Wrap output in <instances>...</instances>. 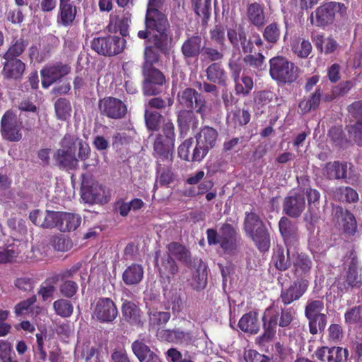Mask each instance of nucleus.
I'll list each match as a JSON object with an SVG mask.
<instances>
[{"instance_id": "1", "label": "nucleus", "mask_w": 362, "mask_h": 362, "mask_svg": "<svg viewBox=\"0 0 362 362\" xmlns=\"http://www.w3.org/2000/svg\"><path fill=\"white\" fill-rule=\"evenodd\" d=\"M163 1L148 0L146 15V24L150 32L151 40L161 49H165L169 42L166 33L167 18L158 11Z\"/></svg>"}, {"instance_id": "2", "label": "nucleus", "mask_w": 362, "mask_h": 362, "mask_svg": "<svg viewBox=\"0 0 362 362\" xmlns=\"http://www.w3.org/2000/svg\"><path fill=\"white\" fill-rule=\"evenodd\" d=\"M295 315V310L291 308L285 310H280L275 305L267 308L262 316L264 328L262 337L266 339H272L276 334L277 325L282 327L288 326Z\"/></svg>"}, {"instance_id": "3", "label": "nucleus", "mask_w": 362, "mask_h": 362, "mask_svg": "<svg viewBox=\"0 0 362 362\" xmlns=\"http://www.w3.org/2000/svg\"><path fill=\"white\" fill-rule=\"evenodd\" d=\"M244 230L259 250L266 251L269 249L270 241L268 232L263 222L255 213H246Z\"/></svg>"}, {"instance_id": "4", "label": "nucleus", "mask_w": 362, "mask_h": 362, "mask_svg": "<svg viewBox=\"0 0 362 362\" xmlns=\"http://www.w3.org/2000/svg\"><path fill=\"white\" fill-rule=\"evenodd\" d=\"M207 240L209 245L219 244L226 254H233L238 249V236L235 228L228 223L223 224L217 233L216 230L208 229Z\"/></svg>"}, {"instance_id": "5", "label": "nucleus", "mask_w": 362, "mask_h": 362, "mask_svg": "<svg viewBox=\"0 0 362 362\" xmlns=\"http://www.w3.org/2000/svg\"><path fill=\"white\" fill-rule=\"evenodd\" d=\"M175 128L172 122H166L163 127L164 135L158 134L154 141V153L160 161L172 160L173 152L175 147Z\"/></svg>"}, {"instance_id": "6", "label": "nucleus", "mask_w": 362, "mask_h": 362, "mask_svg": "<svg viewBox=\"0 0 362 362\" xmlns=\"http://www.w3.org/2000/svg\"><path fill=\"white\" fill-rule=\"evenodd\" d=\"M77 140L76 136L70 134H66L62 139L60 148L54 154V158L59 166L70 169L76 168L78 165V159L76 156Z\"/></svg>"}, {"instance_id": "7", "label": "nucleus", "mask_w": 362, "mask_h": 362, "mask_svg": "<svg viewBox=\"0 0 362 362\" xmlns=\"http://www.w3.org/2000/svg\"><path fill=\"white\" fill-rule=\"evenodd\" d=\"M218 132L210 127H204L196 136L197 145L194 149L192 160L194 161L202 160L209 151L213 148L217 141Z\"/></svg>"}, {"instance_id": "8", "label": "nucleus", "mask_w": 362, "mask_h": 362, "mask_svg": "<svg viewBox=\"0 0 362 362\" xmlns=\"http://www.w3.org/2000/svg\"><path fill=\"white\" fill-rule=\"evenodd\" d=\"M272 78L282 83H291L297 77L294 64L283 57H273L269 61Z\"/></svg>"}, {"instance_id": "9", "label": "nucleus", "mask_w": 362, "mask_h": 362, "mask_svg": "<svg viewBox=\"0 0 362 362\" xmlns=\"http://www.w3.org/2000/svg\"><path fill=\"white\" fill-rule=\"evenodd\" d=\"M23 122L17 114L11 110H7L1 119V134L9 141H18L22 138Z\"/></svg>"}, {"instance_id": "10", "label": "nucleus", "mask_w": 362, "mask_h": 362, "mask_svg": "<svg viewBox=\"0 0 362 362\" xmlns=\"http://www.w3.org/2000/svg\"><path fill=\"white\" fill-rule=\"evenodd\" d=\"M126 40L119 36L94 38L91 47L102 55H115L121 53L125 48Z\"/></svg>"}, {"instance_id": "11", "label": "nucleus", "mask_w": 362, "mask_h": 362, "mask_svg": "<svg viewBox=\"0 0 362 362\" xmlns=\"http://www.w3.org/2000/svg\"><path fill=\"white\" fill-rule=\"evenodd\" d=\"M346 7L344 4L329 2L318 7L310 16L311 23L317 26H322L332 21L336 13L343 15Z\"/></svg>"}, {"instance_id": "12", "label": "nucleus", "mask_w": 362, "mask_h": 362, "mask_svg": "<svg viewBox=\"0 0 362 362\" xmlns=\"http://www.w3.org/2000/svg\"><path fill=\"white\" fill-rule=\"evenodd\" d=\"M117 315L116 305L109 298H100L93 305L92 317L101 322H112Z\"/></svg>"}, {"instance_id": "13", "label": "nucleus", "mask_w": 362, "mask_h": 362, "mask_svg": "<svg viewBox=\"0 0 362 362\" xmlns=\"http://www.w3.org/2000/svg\"><path fill=\"white\" fill-rule=\"evenodd\" d=\"M81 199L88 204H103L108 200L105 189L100 185L97 182L89 185V182L85 180L81 184Z\"/></svg>"}, {"instance_id": "14", "label": "nucleus", "mask_w": 362, "mask_h": 362, "mask_svg": "<svg viewBox=\"0 0 362 362\" xmlns=\"http://www.w3.org/2000/svg\"><path fill=\"white\" fill-rule=\"evenodd\" d=\"M61 211L35 210L30 214L31 221L44 228H59Z\"/></svg>"}, {"instance_id": "15", "label": "nucleus", "mask_w": 362, "mask_h": 362, "mask_svg": "<svg viewBox=\"0 0 362 362\" xmlns=\"http://www.w3.org/2000/svg\"><path fill=\"white\" fill-rule=\"evenodd\" d=\"M178 100L183 107L196 110L202 117L206 113L205 100L193 89L187 88L183 90L178 95Z\"/></svg>"}, {"instance_id": "16", "label": "nucleus", "mask_w": 362, "mask_h": 362, "mask_svg": "<svg viewBox=\"0 0 362 362\" xmlns=\"http://www.w3.org/2000/svg\"><path fill=\"white\" fill-rule=\"evenodd\" d=\"M99 108L103 115L113 119H119L127 112V107L122 100L111 97L101 100Z\"/></svg>"}, {"instance_id": "17", "label": "nucleus", "mask_w": 362, "mask_h": 362, "mask_svg": "<svg viewBox=\"0 0 362 362\" xmlns=\"http://www.w3.org/2000/svg\"><path fill=\"white\" fill-rule=\"evenodd\" d=\"M309 286L308 279L301 278L295 281L288 288L283 289L281 299L285 305L298 300L305 293Z\"/></svg>"}, {"instance_id": "18", "label": "nucleus", "mask_w": 362, "mask_h": 362, "mask_svg": "<svg viewBox=\"0 0 362 362\" xmlns=\"http://www.w3.org/2000/svg\"><path fill=\"white\" fill-rule=\"evenodd\" d=\"M145 80L144 83V94L148 95H156L158 90L154 87V85H163L165 78L163 74L156 69L153 67L144 69Z\"/></svg>"}, {"instance_id": "19", "label": "nucleus", "mask_w": 362, "mask_h": 362, "mask_svg": "<svg viewBox=\"0 0 362 362\" xmlns=\"http://www.w3.org/2000/svg\"><path fill=\"white\" fill-rule=\"evenodd\" d=\"M70 71L68 65L57 64L47 66L41 71L42 85L44 88H48L52 83L61 78Z\"/></svg>"}, {"instance_id": "20", "label": "nucleus", "mask_w": 362, "mask_h": 362, "mask_svg": "<svg viewBox=\"0 0 362 362\" xmlns=\"http://www.w3.org/2000/svg\"><path fill=\"white\" fill-rule=\"evenodd\" d=\"M305 207L303 195L294 194L286 197L284 202V211L291 217H298Z\"/></svg>"}, {"instance_id": "21", "label": "nucleus", "mask_w": 362, "mask_h": 362, "mask_svg": "<svg viewBox=\"0 0 362 362\" xmlns=\"http://www.w3.org/2000/svg\"><path fill=\"white\" fill-rule=\"evenodd\" d=\"M25 69V64L18 59H6L2 69V75L7 79L18 80L23 76Z\"/></svg>"}, {"instance_id": "22", "label": "nucleus", "mask_w": 362, "mask_h": 362, "mask_svg": "<svg viewBox=\"0 0 362 362\" xmlns=\"http://www.w3.org/2000/svg\"><path fill=\"white\" fill-rule=\"evenodd\" d=\"M132 349L140 362H161L158 356L142 341H135Z\"/></svg>"}, {"instance_id": "23", "label": "nucleus", "mask_w": 362, "mask_h": 362, "mask_svg": "<svg viewBox=\"0 0 362 362\" xmlns=\"http://www.w3.org/2000/svg\"><path fill=\"white\" fill-rule=\"evenodd\" d=\"M292 262L294 267V273L296 276H306L312 268V261L305 254H299L298 251L292 253Z\"/></svg>"}, {"instance_id": "24", "label": "nucleus", "mask_w": 362, "mask_h": 362, "mask_svg": "<svg viewBox=\"0 0 362 362\" xmlns=\"http://www.w3.org/2000/svg\"><path fill=\"white\" fill-rule=\"evenodd\" d=\"M238 327L245 333L257 334L260 328L257 313L250 311L243 315L238 322Z\"/></svg>"}, {"instance_id": "25", "label": "nucleus", "mask_w": 362, "mask_h": 362, "mask_svg": "<svg viewBox=\"0 0 362 362\" xmlns=\"http://www.w3.org/2000/svg\"><path fill=\"white\" fill-rule=\"evenodd\" d=\"M348 287H360L362 284L361 275L359 272L358 260L355 256L351 257L346 275Z\"/></svg>"}, {"instance_id": "26", "label": "nucleus", "mask_w": 362, "mask_h": 362, "mask_svg": "<svg viewBox=\"0 0 362 362\" xmlns=\"http://www.w3.org/2000/svg\"><path fill=\"white\" fill-rule=\"evenodd\" d=\"M202 39L199 35H194L185 41L182 46V52L185 57L197 56L202 49Z\"/></svg>"}, {"instance_id": "27", "label": "nucleus", "mask_w": 362, "mask_h": 362, "mask_svg": "<svg viewBox=\"0 0 362 362\" xmlns=\"http://www.w3.org/2000/svg\"><path fill=\"white\" fill-rule=\"evenodd\" d=\"M143 276V267L140 264H134L124 270L122 279L127 285H135L142 280Z\"/></svg>"}, {"instance_id": "28", "label": "nucleus", "mask_w": 362, "mask_h": 362, "mask_svg": "<svg viewBox=\"0 0 362 362\" xmlns=\"http://www.w3.org/2000/svg\"><path fill=\"white\" fill-rule=\"evenodd\" d=\"M59 228L61 231L76 230L81 224V218L78 214L61 211Z\"/></svg>"}, {"instance_id": "29", "label": "nucleus", "mask_w": 362, "mask_h": 362, "mask_svg": "<svg viewBox=\"0 0 362 362\" xmlns=\"http://www.w3.org/2000/svg\"><path fill=\"white\" fill-rule=\"evenodd\" d=\"M296 247H288L286 255H285L284 250L279 248L276 250L273 256V261L279 270H286L290 265V262H292V253H295Z\"/></svg>"}, {"instance_id": "30", "label": "nucleus", "mask_w": 362, "mask_h": 362, "mask_svg": "<svg viewBox=\"0 0 362 362\" xmlns=\"http://www.w3.org/2000/svg\"><path fill=\"white\" fill-rule=\"evenodd\" d=\"M336 214H340V217H338V222L339 225L342 226L343 229L347 233H354L356 226L354 216L348 211H344L340 207L336 209Z\"/></svg>"}, {"instance_id": "31", "label": "nucleus", "mask_w": 362, "mask_h": 362, "mask_svg": "<svg viewBox=\"0 0 362 362\" xmlns=\"http://www.w3.org/2000/svg\"><path fill=\"white\" fill-rule=\"evenodd\" d=\"M247 16L249 21L257 27L262 26L264 24V14L262 6L253 3L248 6Z\"/></svg>"}, {"instance_id": "32", "label": "nucleus", "mask_w": 362, "mask_h": 362, "mask_svg": "<svg viewBox=\"0 0 362 362\" xmlns=\"http://www.w3.org/2000/svg\"><path fill=\"white\" fill-rule=\"evenodd\" d=\"M346 171V165L339 162L329 163L325 168V173L329 179L345 178Z\"/></svg>"}, {"instance_id": "33", "label": "nucleus", "mask_w": 362, "mask_h": 362, "mask_svg": "<svg viewBox=\"0 0 362 362\" xmlns=\"http://www.w3.org/2000/svg\"><path fill=\"white\" fill-rule=\"evenodd\" d=\"M76 15V6L72 4L59 6L58 22L64 26L70 25Z\"/></svg>"}, {"instance_id": "34", "label": "nucleus", "mask_w": 362, "mask_h": 362, "mask_svg": "<svg viewBox=\"0 0 362 362\" xmlns=\"http://www.w3.org/2000/svg\"><path fill=\"white\" fill-rule=\"evenodd\" d=\"M234 81L235 93L238 95L245 96L250 93L253 88L254 82L251 77L243 75Z\"/></svg>"}, {"instance_id": "35", "label": "nucleus", "mask_w": 362, "mask_h": 362, "mask_svg": "<svg viewBox=\"0 0 362 362\" xmlns=\"http://www.w3.org/2000/svg\"><path fill=\"white\" fill-rule=\"evenodd\" d=\"M228 37L229 41L234 46H237L238 45V42L240 41L243 50L245 52L251 51V45L250 42L247 43L246 35L243 30H240L238 33L236 30V25L234 28H230L228 30Z\"/></svg>"}, {"instance_id": "36", "label": "nucleus", "mask_w": 362, "mask_h": 362, "mask_svg": "<svg viewBox=\"0 0 362 362\" xmlns=\"http://www.w3.org/2000/svg\"><path fill=\"white\" fill-rule=\"evenodd\" d=\"M24 244L9 245L0 250V264H4L13 261L21 252Z\"/></svg>"}, {"instance_id": "37", "label": "nucleus", "mask_w": 362, "mask_h": 362, "mask_svg": "<svg viewBox=\"0 0 362 362\" xmlns=\"http://www.w3.org/2000/svg\"><path fill=\"white\" fill-rule=\"evenodd\" d=\"M332 195L335 199L341 202H354L358 199L356 191L349 187H339L333 192Z\"/></svg>"}, {"instance_id": "38", "label": "nucleus", "mask_w": 362, "mask_h": 362, "mask_svg": "<svg viewBox=\"0 0 362 362\" xmlns=\"http://www.w3.org/2000/svg\"><path fill=\"white\" fill-rule=\"evenodd\" d=\"M206 74L207 78L213 83H222L226 78L223 69L217 63H214L207 68Z\"/></svg>"}, {"instance_id": "39", "label": "nucleus", "mask_w": 362, "mask_h": 362, "mask_svg": "<svg viewBox=\"0 0 362 362\" xmlns=\"http://www.w3.org/2000/svg\"><path fill=\"white\" fill-rule=\"evenodd\" d=\"M57 119L66 121L71 117V107L70 103L64 98L57 100L54 105Z\"/></svg>"}, {"instance_id": "40", "label": "nucleus", "mask_w": 362, "mask_h": 362, "mask_svg": "<svg viewBox=\"0 0 362 362\" xmlns=\"http://www.w3.org/2000/svg\"><path fill=\"white\" fill-rule=\"evenodd\" d=\"M168 257H175L180 261L188 262L189 254L187 250L177 243H171L168 245Z\"/></svg>"}, {"instance_id": "41", "label": "nucleus", "mask_w": 362, "mask_h": 362, "mask_svg": "<svg viewBox=\"0 0 362 362\" xmlns=\"http://www.w3.org/2000/svg\"><path fill=\"white\" fill-rule=\"evenodd\" d=\"M122 314L126 320L135 323L139 318V310L132 302L125 300L122 305Z\"/></svg>"}, {"instance_id": "42", "label": "nucleus", "mask_w": 362, "mask_h": 362, "mask_svg": "<svg viewBox=\"0 0 362 362\" xmlns=\"http://www.w3.org/2000/svg\"><path fill=\"white\" fill-rule=\"evenodd\" d=\"M321 93L316 90L312 94L310 98L304 99L299 103V109L303 114L310 112L311 110L317 108L320 104Z\"/></svg>"}, {"instance_id": "43", "label": "nucleus", "mask_w": 362, "mask_h": 362, "mask_svg": "<svg viewBox=\"0 0 362 362\" xmlns=\"http://www.w3.org/2000/svg\"><path fill=\"white\" fill-rule=\"evenodd\" d=\"M324 309V303L320 300H310L305 308V315L308 320L317 319L322 315L321 311Z\"/></svg>"}, {"instance_id": "44", "label": "nucleus", "mask_w": 362, "mask_h": 362, "mask_svg": "<svg viewBox=\"0 0 362 362\" xmlns=\"http://www.w3.org/2000/svg\"><path fill=\"white\" fill-rule=\"evenodd\" d=\"M250 114L247 110H238L230 113L228 116V121L234 127L245 125L250 122Z\"/></svg>"}, {"instance_id": "45", "label": "nucleus", "mask_w": 362, "mask_h": 362, "mask_svg": "<svg viewBox=\"0 0 362 362\" xmlns=\"http://www.w3.org/2000/svg\"><path fill=\"white\" fill-rule=\"evenodd\" d=\"M53 308L56 314L62 317L71 316L74 310L73 305L69 300L65 299H59L54 301Z\"/></svg>"}, {"instance_id": "46", "label": "nucleus", "mask_w": 362, "mask_h": 362, "mask_svg": "<svg viewBox=\"0 0 362 362\" xmlns=\"http://www.w3.org/2000/svg\"><path fill=\"white\" fill-rule=\"evenodd\" d=\"M311 43L308 40L302 39L292 44V50L300 58H306L312 51Z\"/></svg>"}, {"instance_id": "47", "label": "nucleus", "mask_w": 362, "mask_h": 362, "mask_svg": "<svg viewBox=\"0 0 362 362\" xmlns=\"http://www.w3.org/2000/svg\"><path fill=\"white\" fill-rule=\"evenodd\" d=\"M96 352L97 349L89 344H78L75 351L76 354L84 359L85 362H92V359L94 360L96 356Z\"/></svg>"}, {"instance_id": "48", "label": "nucleus", "mask_w": 362, "mask_h": 362, "mask_svg": "<svg viewBox=\"0 0 362 362\" xmlns=\"http://www.w3.org/2000/svg\"><path fill=\"white\" fill-rule=\"evenodd\" d=\"M211 0H192L194 9L197 16L206 19L211 13Z\"/></svg>"}, {"instance_id": "49", "label": "nucleus", "mask_w": 362, "mask_h": 362, "mask_svg": "<svg viewBox=\"0 0 362 362\" xmlns=\"http://www.w3.org/2000/svg\"><path fill=\"white\" fill-rule=\"evenodd\" d=\"M279 226L281 234L284 237L286 243L291 238L294 237L296 228L287 218H281L279 223Z\"/></svg>"}, {"instance_id": "50", "label": "nucleus", "mask_w": 362, "mask_h": 362, "mask_svg": "<svg viewBox=\"0 0 362 362\" xmlns=\"http://www.w3.org/2000/svg\"><path fill=\"white\" fill-rule=\"evenodd\" d=\"M329 362H344L349 356V351L340 346L329 348Z\"/></svg>"}, {"instance_id": "51", "label": "nucleus", "mask_w": 362, "mask_h": 362, "mask_svg": "<svg viewBox=\"0 0 362 362\" xmlns=\"http://www.w3.org/2000/svg\"><path fill=\"white\" fill-rule=\"evenodd\" d=\"M149 320L151 325H160L166 323L170 317V315L168 312H161L152 310H148Z\"/></svg>"}, {"instance_id": "52", "label": "nucleus", "mask_w": 362, "mask_h": 362, "mask_svg": "<svg viewBox=\"0 0 362 362\" xmlns=\"http://www.w3.org/2000/svg\"><path fill=\"white\" fill-rule=\"evenodd\" d=\"M152 44L146 46L144 51V63L143 69H148L152 67V65L158 61V53L153 49Z\"/></svg>"}, {"instance_id": "53", "label": "nucleus", "mask_w": 362, "mask_h": 362, "mask_svg": "<svg viewBox=\"0 0 362 362\" xmlns=\"http://www.w3.org/2000/svg\"><path fill=\"white\" fill-rule=\"evenodd\" d=\"M263 36L267 42L275 43L280 36V30L277 24L271 23L268 25L264 29Z\"/></svg>"}, {"instance_id": "54", "label": "nucleus", "mask_w": 362, "mask_h": 362, "mask_svg": "<svg viewBox=\"0 0 362 362\" xmlns=\"http://www.w3.org/2000/svg\"><path fill=\"white\" fill-rule=\"evenodd\" d=\"M25 45L23 41H17L14 45L11 46L8 51L4 54V59H16V57L20 56L25 50Z\"/></svg>"}, {"instance_id": "55", "label": "nucleus", "mask_w": 362, "mask_h": 362, "mask_svg": "<svg viewBox=\"0 0 362 362\" xmlns=\"http://www.w3.org/2000/svg\"><path fill=\"white\" fill-rule=\"evenodd\" d=\"M52 246L57 251L66 252L72 247V243L68 238L61 235L54 238Z\"/></svg>"}, {"instance_id": "56", "label": "nucleus", "mask_w": 362, "mask_h": 362, "mask_svg": "<svg viewBox=\"0 0 362 362\" xmlns=\"http://www.w3.org/2000/svg\"><path fill=\"white\" fill-rule=\"evenodd\" d=\"M178 271V267L176 265L175 261L172 257H168L167 259L163 261L162 267L160 269L161 275H166L167 278H170L169 275H175Z\"/></svg>"}, {"instance_id": "57", "label": "nucleus", "mask_w": 362, "mask_h": 362, "mask_svg": "<svg viewBox=\"0 0 362 362\" xmlns=\"http://www.w3.org/2000/svg\"><path fill=\"white\" fill-rule=\"evenodd\" d=\"M160 115L157 112H152L146 110L145 120L147 127L151 130H155L158 128L160 122Z\"/></svg>"}, {"instance_id": "58", "label": "nucleus", "mask_w": 362, "mask_h": 362, "mask_svg": "<svg viewBox=\"0 0 362 362\" xmlns=\"http://www.w3.org/2000/svg\"><path fill=\"white\" fill-rule=\"evenodd\" d=\"M264 57L262 54L257 55H247L244 58V62L250 66L255 69L261 70L264 67Z\"/></svg>"}, {"instance_id": "59", "label": "nucleus", "mask_w": 362, "mask_h": 362, "mask_svg": "<svg viewBox=\"0 0 362 362\" xmlns=\"http://www.w3.org/2000/svg\"><path fill=\"white\" fill-rule=\"evenodd\" d=\"M361 309L359 307H354L345 313L344 318L347 324H356L361 319Z\"/></svg>"}, {"instance_id": "60", "label": "nucleus", "mask_w": 362, "mask_h": 362, "mask_svg": "<svg viewBox=\"0 0 362 362\" xmlns=\"http://www.w3.org/2000/svg\"><path fill=\"white\" fill-rule=\"evenodd\" d=\"M308 202L309 205V210L315 211V209H318L317 204L320 197V192L315 189H308L306 191Z\"/></svg>"}, {"instance_id": "61", "label": "nucleus", "mask_w": 362, "mask_h": 362, "mask_svg": "<svg viewBox=\"0 0 362 362\" xmlns=\"http://www.w3.org/2000/svg\"><path fill=\"white\" fill-rule=\"evenodd\" d=\"M329 340L332 342H337L341 340L344 337L342 327L337 324H332L329 327Z\"/></svg>"}, {"instance_id": "62", "label": "nucleus", "mask_w": 362, "mask_h": 362, "mask_svg": "<svg viewBox=\"0 0 362 362\" xmlns=\"http://www.w3.org/2000/svg\"><path fill=\"white\" fill-rule=\"evenodd\" d=\"M12 351V345L6 341H0V358L3 362H10L12 361L11 354Z\"/></svg>"}, {"instance_id": "63", "label": "nucleus", "mask_w": 362, "mask_h": 362, "mask_svg": "<svg viewBox=\"0 0 362 362\" xmlns=\"http://www.w3.org/2000/svg\"><path fill=\"white\" fill-rule=\"evenodd\" d=\"M77 290V284L72 281H66L60 286L61 293L68 298L72 297Z\"/></svg>"}, {"instance_id": "64", "label": "nucleus", "mask_w": 362, "mask_h": 362, "mask_svg": "<svg viewBox=\"0 0 362 362\" xmlns=\"http://www.w3.org/2000/svg\"><path fill=\"white\" fill-rule=\"evenodd\" d=\"M245 359L246 362H270L267 356L251 349L245 352Z\"/></svg>"}]
</instances>
